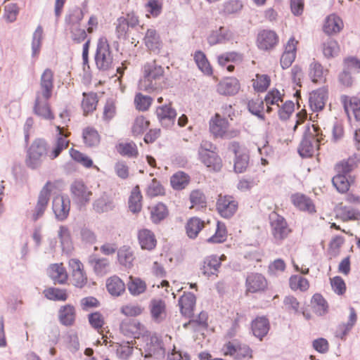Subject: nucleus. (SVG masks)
<instances>
[{"mask_svg": "<svg viewBox=\"0 0 360 360\" xmlns=\"http://www.w3.org/2000/svg\"><path fill=\"white\" fill-rule=\"evenodd\" d=\"M336 218L343 222L359 221L360 210L351 205H343L338 208Z\"/></svg>", "mask_w": 360, "mask_h": 360, "instance_id": "obj_28", "label": "nucleus"}, {"mask_svg": "<svg viewBox=\"0 0 360 360\" xmlns=\"http://www.w3.org/2000/svg\"><path fill=\"white\" fill-rule=\"evenodd\" d=\"M51 96L36 94V98L33 107V111L37 116L51 121L54 120L55 115L51 108L49 102Z\"/></svg>", "mask_w": 360, "mask_h": 360, "instance_id": "obj_16", "label": "nucleus"}, {"mask_svg": "<svg viewBox=\"0 0 360 360\" xmlns=\"http://www.w3.org/2000/svg\"><path fill=\"white\" fill-rule=\"evenodd\" d=\"M108 292L114 297H118L125 292L126 286L124 281L117 276H112L106 281Z\"/></svg>", "mask_w": 360, "mask_h": 360, "instance_id": "obj_39", "label": "nucleus"}, {"mask_svg": "<svg viewBox=\"0 0 360 360\" xmlns=\"http://www.w3.org/2000/svg\"><path fill=\"white\" fill-rule=\"evenodd\" d=\"M58 189L56 183L48 181L39 192L36 205L32 210V218L34 221L40 218L47 207L51 193Z\"/></svg>", "mask_w": 360, "mask_h": 360, "instance_id": "obj_11", "label": "nucleus"}, {"mask_svg": "<svg viewBox=\"0 0 360 360\" xmlns=\"http://www.w3.org/2000/svg\"><path fill=\"white\" fill-rule=\"evenodd\" d=\"M344 27L342 20L336 14L333 13L326 17L323 26V32L328 34L339 33Z\"/></svg>", "mask_w": 360, "mask_h": 360, "instance_id": "obj_33", "label": "nucleus"}, {"mask_svg": "<svg viewBox=\"0 0 360 360\" xmlns=\"http://www.w3.org/2000/svg\"><path fill=\"white\" fill-rule=\"evenodd\" d=\"M350 313L347 323L340 324L335 330V336L344 339L355 325L357 315L354 308H350Z\"/></svg>", "mask_w": 360, "mask_h": 360, "instance_id": "obj_41", "label": "nucleus"}, {"mask_svg": "<svg viewBox=\"0 0 360 360\" xmlns=\"http://www.w3.org/2000/svg\"><path fill=\"white\" fill-rule=\"evenodd\" d=\"M94 209L96 212L103 213L111 210L114 207L112 199L104 193L94 202Z\"/></svg>", "mask_w": 360, "mask_h": 360, "instance_id": "obj_59", "label": "nucleus"}, {"mask_svg": "<svg viewBox=\"0 0 360 360\" xmlns=\"http://www.w3.org/2000/svg\"><path fill=\"white\" fill-rule=\"evenodd\" d=\"M54 73L49 68L44 70L40 78V89L36 94L51 96L53 90Z\"/></svg>", "mask_w": 360, "mask_h": 360, "instance_id": "obj_29", "label": "nucleus"}, {"mask_svg": "<svg viewBox=\"0 0 360 360\" xmlns=\"http://www.w3.org/2000/svg\"><path fill=\"white\" fill-rule=\"evenodd\" d=\"M320 131L319 127L315 124L311 125V129L307 128L298 148V153L302 158L311 157L319 150L320 143L323 140Z\"/></svg>", "mask_w": 360, "mask_h": 360, "instance_id": "obj_4", "label": "nucleus"}, {"mask_svg": "<svg viewBox=\"0 0 360 360\" xmlns=\"http://www.w3.org/2000/svg\"><path fill=\"white\" fill-rule=\"evenodd\" d=\"M195 296L191 292H184L179 300L181 313L183 316L190 318L193 314L195 305Z\"/></svg>", "mask_w": 360, "mask_h": 360, "instance_id": "obj_32", "label": "nucleus"}, {"mask_svg": "<svg viewBox=\"0 0 360 360\" xmlns=\"http://www.w3.org/2000/svg\"><path fill=\"white\" fill-rule=\"evenodd\" d=\"M270 84L271 78L265 74H256L255 78L252 79V87L257 92H264L269 88Z\"/></svg>", "mask_w": 360, "mask_h": 360, "instance_id": "obj_61", "label": "nucleus"}, {"mask_svg": "<svg viewBox=\"0 0 360 360\" xmlns=\"http://www.w3.org/2000/svg\"><path fill=\"white\" fill-rule=\"evenodd\" d=\"M150 219L154 224H158L165 219L169 214L167 207L162 202H158L149 206Z\"/></svg>", "mask_w": 360, "mask_h": 360, "instance_id": "obj_50", "label": "nucleus"}, {"mask_svg": "<svg viewBox=\"0 0 360 360\" xmlns=\"http://www.w3.org/2000/svg\"><path fill=\"white\" fill-rule=\"evenodd\" d=\"M84 145L86 148H96L101 141V136L98 130L91 126L84 127L82 131Z\"/></svg>", "mask_w": 360, "mask_h": 360, "instance_id": "obj_27", "label": "nucleus"}, {"mask_svg": "<svg viewBox=\"0 0 360 360\" xmlns=\"http://www.w3.org/2000/svg\"><path fill=\"white\" fill-rule=\"evenodd\" d=\"M311 304L316 313L322 316L328 311V304L323 296L320 293H315L311 299Z\"/></svg>", "mask_w": 360, "mask_h": 360, "instance_id": "obj_56", "label": "nucleus"}, {"mask_svg": "<svg viewBox=\"0 0 360 360\" xmlns=\"http://www.w3.org/2000/svg\"><path fill=\"white\" fill-rule=\"evenodd\" d=\"M82 18V13L76 12L66 18L67 30L69 32L70 39L75 44H80L87 39L86 30L81 27Z\"/></svg>", "mask_w": 360, "mask_h": 360, "instance_id": "obj_9", "label": "nucleus"}, {"mask_svg": "<svg viewBox=\"0 0 360 360\" xmlns=\"http://www.w3.org/2000/svg\"><path fill=\"white\" fill-rule=\"evenodd\" d=\"M52 210L58 221L65 220L70 210V200L63 195L56 196L52 201Z\"/></svg>", "mask_w": 360, "mask_h": 360, "instance_id": "obj_20", "label": "nucleus"}, {"mask_svg": "<svg viewBox=\"0 0 360 360\" xmlns=\"http://www.w3.org/2000/svg\"><path fill=\"white\" fill-rule=\"evenodd\" d=\"M207 145H212L207 142L202 143L199 149V156L201 162L207 167L214 171L219 170L222 167V162L220 157L215 153L210 151L207 148Z\"/></svg>", "mask_w": 360, "mask_h": 360, "instance_id": "obj_15", "label": "nucleus"}, {"mask_svg": "<svg viewBox=\"0 0 360 360\" xmlns=\"http://www.w3.org/2000/svg\"><path fill=\"white\" fill-rule=\"evenodd\" d=\"M143 196L139 186H134L129 198L128 205L129 210L133 213H139L142 209Z\"/></svg>", "mask_w": 360, "mask_h": 360, "instance_id": "obj_45", "label": "nucleus"}, {"mask_svg": "<svg viewBox=\"0 0 360 360\" xmlns=\"http://www.w3.org/2000/svg\"><path fill=\"white\" fill-rule=\"evenodd\" d=\"M233 38V33L230 30L221 26L218 30L212 31L207 37L210 46L224 43Z\"/></svg>", "mask_w": 360, "mask_h": 360, "instance_id": "obj_36", "label": "nucleus"}, {"mask_svg": "<svg viewBox=\"0 0 360 360\" xmlns=\"http://www.w3.org/2000/svg\"><path fill=\"white\" fill-rule=\"evenodd\" d=\"M137 240L142 250L151 251L157 245L155 233L150 229L143 228L137 231Z\"/></svg>", "mask_w": 360, "mask_h": 360, "instance_id": "obj_25", "label": "nucleus"}, {"mask_svg": "<svg viewBox=\"0 0 360 360\" xmlns=\"http://www.w3.org/2000/svg\"><path fill=\"white\" fill-rule=\"evenodd\" d=\"M147 51L150 53H159L162 48V40L158 31L150 27L147 29L142 39Z\"/></svg>", "mask_w": 360, "mask_h": 360, "instance_id": "obj_18", "label": "nucleus"}, {"mask_svg": "<svg viewBox=\"0 0 360 360\" xmlns=\"http://www.w3.org/2000/svg\"><path fill=\"white\" fill-rule=\"evenodd\" d=\"M193 57L197 66L205 75H212V68L206 55L202 51H195Z\"/></svg>", "mask_w": 360, "mask_h": 360, "instance_id": "obj_57", "label": "nucleus"}, {"mask_svg": "<svg viewBox=\"0 0 360 360\" xmlns=\"http://www.w3.org/2000/svg\"><path fill=\"white\" fill-rule=\"evenodd\" d=\"M229 122L219 113L211 117L209 122V130L214 138H234L239 135L238 130H229Z\"/></svg>", "mask_w": 360, "mask_h": 360, "instance_id": "obj_6", "label": "nucleus"}, {"mask_svg": "<svg viewBox=\"0 0 360 360\" xmlns=\"http://www.w3.org/2000/svg\"><path fill=\"white\" fill-rule=\"evenodd\" d=\"M328 100V90L319 88L309 94V103L313 112H320L323 110Z\"/></svg>", "mask_w": 360, "mask_h": 360, "instance_id": "obj_24", "label": "nucleus"}, {"mask_svg": "<svg viewBox=\"0 0 360 360\" xmlns=\"http://www.w3.org/2000/svg\"><path fill=\"white\" fill-rule=\"evenodd\" d=\"M143 72V77L139 83L141 90L151 93L166 86L164 68L158 65L155 61L145 64Z\"/></svg>", "mask_w": 360, "mask_h": 360, "instance_id": "obj_3", "label": "nucleus"}, {"mask_svg": "<svg viewBox=\"0 0 360 360\" xmlns=\"http://www.w3.org/2000/svg\"><path fill=\"white\" fill-rule=\"evenodd\" d=\"M228 148L234 154V171L236 173L245 172L250 163V153L248 149L238 141H232L230 143Z\"/></svg>", "mask_w": 360, "mask_h": 360, "instance_id": "obj_7", "label": "nucleus"}, {"mask_svg": "<svg viewBox=\"0 0 360 360\" xmlns=\"http://www.w3.org/2000/svg\"><path fill=\"white\" fill-rule=\"evenodd\" d=\"M155 114L161 124L166 127L174 124L176 117V110L171 103L156 108Z\"/></svg>", "mask_w": 360, "mask_h": 360, "instance_id": "obj_26", "label": "nucleus"}, {"mask_svg": "<svg viewBox=\"0 0 360 360\" xmlns=\"http://www.w3.org/2000/svg\"><path fill=\"white\" fill-rule=\"evenodd\" d=\"M340 101L349 119L354 117L356 121H360V99L356 96L343 95Z\"/></svg>", "mask_w": 360, "mask_h": 360, "instance_id": "obj_22", "label": "nucleus"}, {"mask_svg": "<svg viewBox=\"0 0 360 360\" xmlns=\"http://www.w3.org/2000/svg\"><path fill=\"white\" fill-rule=\"evenodd\" d=\"M240 84L236 77H228L221 81L217 85V91L222 95L233 96L236 94Z\"/></svg>", "mask_w": 360, "mask_h": 360, "instance_id": "obj_30", "label": "nucleus"}, {"mask_svg": "<svg viewBox=\"0 0 360 360\" xmlns=\"http://www.w3.org/2000/svg\"><path fill=\"white\" fill-rule=\"evenodd\" d=\"M269 220L271 232L276 242L283 241L292 233L286 219L277 212H272L269 216Z\"/></svg>", "mask_w": 360, "mask_h": 360, "instance_id": "obj_10", "label": "nucleus"}, {"mask_svg": "<svg viewBox=\"0 0 360 360\" xmlns=\"http://www.w3.org/2000/svg\"><path fill=\"white\" fill-rule=\"evenodd\" d=\"M96 67L106 71L112 67L113 56L107 38L102 36L98 38L95 53Z\"/></svg>", "mask_w": 360, "mask_h": 360, "instance_id": "obj_5", "label": "nucleus"}, {"mask_svg": "<svg viewBox=\"0 0 360 360\" xmlns=\"http://www.w3.org/2000/svg\"><path fill=\"white\" fill-rule=\"evenodd\" d=\"M269 287V282L266 277L260 274L252 272L245 279V294H255L264 292Z\"/></svg>", "mask_w": 360, "mask_h": 360, "instance_id": "obj_14", "label": "nucleus"}, {"mask_svg": "<svg viewBox=\"0 0 360 360\" xmlns=\"http://www.w3.org/2000/svg\"><path fill=\"white\" fill-rule=\"evenodd\" d=\"M153 99L149 96H146L141 93H137L134 96V105L137 110L146 112L149 110Z\"/></svg>", "mask_w": 360, "mask_h": 360, "instance_id": "obj_63", "label": "nucleus"}, {"mask_svg": "<svg viewBox=\"0 0 360 360\" xmlns=\"http://www.w3.org/2000/svg\"><path fill=\"white\" fill-rule=\"evenodd\" d=\"M150 121L143 115L137 116L131 125V134L134 136L143 134L150 126Z\"/></svg>", "mask_w": 360, "mask_h": 360, "instance_id": "obj_58", "label": "nucleus"}, {"mask_svg": "<svg viewBox=\"0 0 360 360\" xmlns=\"http://www.w3.org/2000/svg\"><path fill=\"white\" fill-rule=\"evenodd\" d=\"M165 193V188L155 178L152 179L151 182L148 185L146 191V194L149 198L164 196Z\"/></svg>", "mask_w": 360, "mask_h": 360, "instance_id": "obj_64", "label": "nucleus"}, {"mask_svg": "<svg viewBox=\"0 0 360 360\" xmlns=\"http://www.w3.org/2000/svg\"><path fill=\"white\" fill-rule=\"evenodd\" d=\"M290 200L292 205L299 211L313 214L316 212V205L314 200L307 195L297 192L292 193Z\"/></svg>", "mask_w": 360, "mask_h": 360, "instance_id": "obj_17", "label": "nucleus"}, {"mask_svg": "<svg viewBox=\"0 0 360 360\" xmlns=\"http://www.w3.org/2000/svg\"><path fill=\"white\" fill-rule=\"evenodd\" d=\"M60 322L64 326H72L75 321V309L70 304L60 307L58 315Z\"/></svg>", "mask_w": 360, "mask_h": 360, "instance_id": "obj_54", "label": "nucleus"}, {"mask_svg": "<svg viewBox=\"0 0 360 360\" xmlns=\"http://www.w3.org/2000/svg\"><path fill=\"white\" fill-rule=\"evenodd\" d=\"M251 329L253 335L262 340L270 329L269 319L265 316H257L251 323Z\"/></svg>", "mask_w": 360, "mask_h": 360, "instance_id": "obj_31", "label": "nucleus"}, {"mask_svg": "<svg viewBox=\"0 0 360 360\" xmlns=\"http://www.w3.org/2000/svg\"><path fill=\"white\" fill-rule=\"evenodd\" d=\"M58 238L63 251L69 252L72 249V238L70 229L65 225L59 226Z\"/></svg>", "mask_w": 360, "mask_h": 360, "instance_id": "obj_49", "label": "nucleus"}, {"mask_svg": "<svg viewBox=\"0 0 360 360\" xmlns=\"http://www.w3.org/2000/svg\"><path fill=\"white\" fill-rule=\"evenodd\" d=\"M58 134L51 147L43 139H37L30 146L26 158V165L35 169L41 165L44 158L49 157L50 160L58 158L62 151L69 146L70 141L68 137L70 132H65L64 127H56Z\"/></svg>", "mask_w": 360, "mask_h": 360, "instance_id": "obj_1", "label": "nucleus"}, {"mask_svg": "<svg viewBox=\"0 0 360 360\" xmlns=\"http://www.w3.org/2000/svg\"><path fill=\"white\" fill-rule=\"evenodd\" d=\"M70 269V282L76 288H82L88 283V277L84 264L78 259H70L68 262Z\"/></svg>", "mask_w": 360, "mask_h": 360, "instance_id": "obj_13", "label": "nucleus"}, {"mask_svg": "<svg viewBox=\"0 0 360 360\" xmlns=\"http://www.w3.org/2000/svg\"><path fill=\"white\" fill-rule=\"evenodd\" d=\"M278 41L279 37L274 31L263 30L257 34V46L260 50L269 51L278 44Z\"/></svg>", "mask_w": 360, "mask_h": 360, "instance_id": "obj_19", "label": "nucleus"}, {"mask_svg": "<svg viewBox=\"0 0 360 360\" xmlns=\"http://www.w3.org/2000/svg\"><path fill=\"white\" fill-rule=\"evenodd\" d=\"M162 0H148L145 4L147 18L158 17L162 11Z\"/></svg>", "mask_w": 360, "mask_h": 360, "instance_id": "obj_62", "label": "nucleus"}, {"mask_svg": "<svg viewBox=\"0 0 360 360\" xmlns=\"http://www.w3.org/2000/svg\"><path fill=\"white\" fill-rule=\"evenodd\" d=\"M69 154L70 158L77 163L80 164L85 168H91L94 167L98 170V167L96 165H94V162L92 159L89 157L84 153L81 152L80 150L75 149L74 148H71L69 150Z\"/></svg>", "mask_w": 360, "mask_h": 360, "instance_id": "obj_48", "label": "nucleus"}, {"mask_svg": "<svg viewBox=\"0 0 360 360\" xmlns=\"http://www.w3.org/2000/svg\"><path fill=\"white\" fill-rule=\"evenodd\" d=\"M117 153L124 157L136 158L139 156V149L134 141H123L116 146Z\"/></svg>", "mask_w": 360, "mask_h": 360, "instance_id": "obj_43", "label": "nucleus"}, {"mask_svg": "<svg viewBox=\"0 0 360 360\" xmlns=\"http://www.w3.org/2000/svg\"><path fill=\"white\" fill-rule=\"evenodd\" d=\"M129 292L134 296L139 295L146 290V283L140 278L130 276L127 283Z\"/></svg>", "mask_w": 360, "mask_h": 360, "instance_id": "obj_55", "label": "nucleus"}, {"mask_svg": "<svg viewBox=\"0 0 360 360\" xmlns=\"http://www.w3.org/2000/svg\"><path fill=\"white\" fill-rule=\"evenodd\" d=\"M82 96L81 108L84 115L87 116L96 110L98 97L96 93L92 91L88 93L84 92Z\"/></svg>", "mask_w": 360, "mask_h": 360, "instance_id": "obj_34", "label": "nucleus"}, {"mask_svg": "<svg viewBox=\"0 0 360 360\" xmlns=\"http://www.w3.org/2000/svg\"><path fill=\"white\" fill-rule=\"evenodd\" d=\"M283 94L278 89H273L269 91L265 96L264 101L267 107L266 111L271 112L273 110L272 106L279 108L280 105L283 102Z\"/></svg>", "mask_w": 360, "mask_h": 360, "instance_id": "obj_46", "label": "nucleus"}, {"mask_svg": "<svg viewBox=\"0 0 360 360\" xmlns=\"http://www.w3.org/2000/svg\"><path fill=\"white\" fill-rule=\"evenodd\" d=\"M328 70H325L321 64L318 62H313L309 66V75L312 82L322 83L326 81V76Z\"/></svg>", "mask_w": 360, "mask_h": 360, "instance_id": "obj_51", "label": "nucleus"}, {"mask_svg": "<svg viewBox=\"0 0 360 360\" xmlns=\"http://www.w3.org/2000/svg\"><path fill=\"white\" fill-rule=\"evenodd\" d=\"M135 259L134 250L129 245H123L117 251L118 262L125 268H131Z\"/></svg>", "mask_w": 360, "mask_h": 360, "instance_id": "obj_37", "label": "nucleus"}, {"mask_svg": "<svg viewBox=\"0 0 360 360\" xmlns=\"http://www.w3.org/2000/svg\"><path fill=\"white\" fill-rule=\"evenodd\" d=\"M48 274L54 283L64 284L68 278L66 269L62 263L51 264L48 269Z\"/></svg>", "mask_w": 360, "mask_h": 360, "instance_id": "obj_38", "label": "nucleus"}, {"mask_svg": "<svg viewBox=\"0 0 360 360\" xmlns=\"http://www.w3.org/2000/svg\"><path fill=\"white\" fill-rule=\"evenodd\" d=\"M359 163L355 156H350L347 159L338 161L334 165L335 175L332 178V184L336 191L341 194H346L356 181V176L352 175Z\"/></svg>", "mask_w": 360, "mask_h": 360, "instance_id": "obj_2", "label": "nucleus"}, {"mask_svg": "<svg viewBox=\"0 0 360 360\" xmlns=\"http://www.w3.org/2000/svg\"><path fill=\"white\" fill-rule=\"evenodd\" d=\"M221 352L224 356H230L236 360H250L253 357L250 346L236 340L226 342L221 347Z\"/></svg>", "mask_w": 360, "mask_h": 360, "instance_id": "obj_8", "label": "nucleus"}, {"mask_svg": "<svg viewBox=\"0 0 360 360\" xmlns=\"http://www.w3.org/2000/svg\"><path fill=\"white\" fill-rule=\"evenodd\" d=\"M73 198L81 204L89 202L93 195L91 189L80 180L75 181L71 185Z\"/></svg>", "mask_w": 360, "mask_h": 360, "instance_id": "obj_21", "label": "nucleus"}, {"mask_svg": "<svg viewBox=\"0 0 360 360\" xmlns=\"http://www.w3.org/2000/svg\"><path fill=\"white\" fill-rule=\"evenodd\" d=\"M238 202L236 198L229 195L219 194L216 202V210L223 218L229 219L237 212Z\"/></svg>", "mask_w": 360, "mask_h": 360, "instance_id": "obj_12", "label": "nucleus"}, {"mask_svg": "<svg viewBox=\"0 0 360 360\" xmlns=\"http://www.w3.org/2000/svg\"><path fill=\"white\" fill-rule=\"evenodd\" d=\"M150 310L153 319L157 322L162 321L166 317V304L162 300H152L150 304Z\"/></svg>", "mask_w": 360, "mask_h": 360, "instance_id": "obj_42", "label": "nucleus"}, {"mask_svg": "<svg viewBox=\"0 0 360 360\" xmlns=\"http://www.w3.org/2000/svg\"><path fill=\"white\" fill-rule=\"evenodd\" d=\"M210 221L205 223L200 218L193 217L190 218L186 224V234L190 238H195L200 231L205 227L206 224H209Z\"/></svg>", "mask_w": 360, "mask_h": 360, "instance_id": "obj_40", "label": "nucleus"}, {"mask_svg": "<svg viewBox=\"0 0 360 360\" xmlns=\"http://www.w3.org/2000/svg\"><path fill=\"white\" fill-rule=\"evenodd\" d=\"M189 201L191 206L189 209L200 210L207 207V200L205 195L200 189H194L189 194Z\"/></svg>", "mask_w": 360, "mask_h": 360, "instance_id": "obj_53", "label": "nucleus"}, {"mask_svg": "<svg viewBox=\"0 0 360 360\" xmlns=\"http://www.w3.org/2000/svg\"><path fill=\"white\" fill-rule=\"evenodd\" d=\"M227 235L228 232L225 224L217 221L215 226V232L207 238V241L213 243H221L226 240Z\"/></svg>", "mask_w": 360, "mask_h": 360, "instance_id": "obj_60", "label": "nucleus"}, {"mask_svg": "<svg viewBox=\"0 0 360 360\" xmlns=\"http://www.w3.org/2000/svg\"><path fill=\"white\" fill-rule=\"evenodd\" d=\"M289 287L292 291L301 292H307L310 287V283L307 278L302 275L295 274L289 278Z\"/></svg>", "mask_w": 360, "mask_h": 360, "instance_id": "obj_47", "label": "nucleus"}, {"mask_svg": "<svg viewBox=\"0 0 360 360\" xmlns=\"http://www.w3.org/2000/svg\"><path fill=\"white\" fill-rule=\"evenodd\" d=\"M145 352V358H158L160 356H164L165 354V351L162 346V342L159 341L156 338H152L150 340V342L146 344Z\"/></svg>", "mask_w": 360, "mask_h": 360, "instance_id": "obj_52", "label": "nucleus"}, {"mask_svg": "<svg viewBox=\"0 0 360 360\" xmlns=\"http://www.w3.org/2000/svg\"><path fill=\"white\" fill-rule=\"evenodd\" d=\"M120 330L124 335L134 338H139L145 332L143 325L136 320L122 321Z\"/></svg>", "mask_w": 360, "mask_h": 360, "instance_id": "obj_23", "label": "nucleus"}, {"mask_svg": "<svg viewBox=\"0 0 360 360\" xmlns=\"http://www.w3.org/2000/svg\"><path fill=\"white\" fill-rule=\"evenodd\" d=\"M190 176L182 171L174 173L170 177V185L176 191H181L186 188L190 184Z\"/></svg>", "mask_w": 360, "mask_h": 360, "instance_id": "obj_44", "label": "nucleus"}, {"mask_svg": "<svg viewBox=\"0 0 360 360\" xmlns=\"http://www.w3.org/2000/svg\"><path fill=\"white\" fill-rule=\"evenodd\" d=\"M221 259L222 257H219L216 255L207 257L200 268L201 272L207 276L217 274L221 266Z\"/></svg>", "mask_w": 360, "mask_h": 360, "instance_id": "obj_35", "label": "nucleus"}]
</instances>
